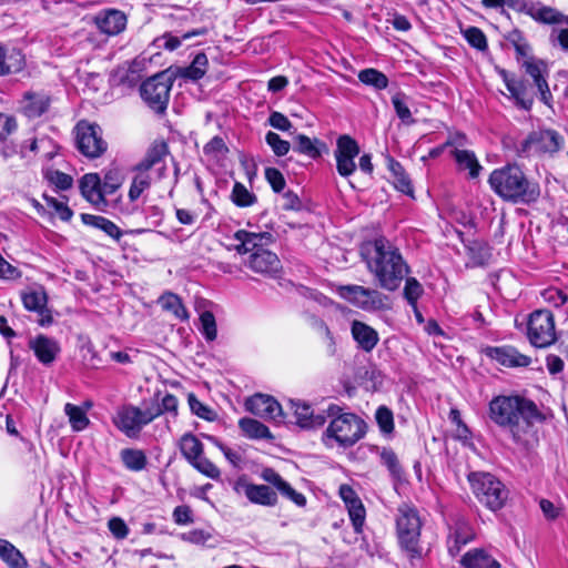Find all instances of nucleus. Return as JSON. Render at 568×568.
<instances>
[{"mask_svg": "<svg viewBox=\"0 0 568 568\" xmlns=\"http://www.w3.org/2000/svg\"><path fill=\"white\" fill-rule=\"evenodd\" d=\"M181 539L190 544L204 546L212 539V535L204 529H193L181 534Z\"/></svg>", "mask_w": 568, "mask_h": 568, "instance_id": "nucleus-61", "label": "nucleus"}, {"mask_svg": "<svg viewBox=\"0 0 568 568\" xmlns=\"http://www.w3.org/2000/svg\"><path fill=\"white\" fill-rule=\"evenodd\" d=\"M156 417L158 413H153L151 408L141 409L129 404L121 406L116 410L113 423L115 427L129 438H138L142 428Z\"/></svg>", "mask_w": 568, "mask_h": 568, "instance_id": "nucleus-10", "label": "nucleus"}, {"mask_svg": "<svg viewBox=\"0 0 568 568\" xmlns=\"http://www.w3.org/2000/svg\"><path fill=\"white\" fill-rule=\"evenodd\" d=\"M338 295L366 312L382 311L389 307V298L378 290L361 285H342L337 288Z\"/></svg>", "mask_w": 568, "mask_h": 568, "instance_id": "nucleus-9", "label": "nucleus"}, {"mask_svg": "<svg viewBox=\"0 0 568 568\" xmlns=\"http://www.w3.org/2000/svg\"><path fill=\"white\" fill-rule=\"evenodd\" d=\"M464 36L471 47H474L480 51H484L487 49L486 36L479 28L469 27L468 29H466L464 31Z\"/></svg>", "mask_w": 568, "mask_h": 568, "instance_id": "nucleus-55", "label": "nucleus"}, {"mask_svg": "<svg viewBox=\"0 0 568 568\" xmlns=\"http://www.w3.org/2000/svg\"><path fill=\"white\" fill-rule=\"evenodd\" d=\"M489 417L510 435L515 444L525 447L532 434L534 423L542 419L537 405L518 395L494 397L489 403Z\"/></svg>", "mask_w": 568, "mask_h": 568, "instance_id": "nucleus-1", "label": "nucleus"}, {"mask_svg": "<svg viewBox=\"0 0 568 568\" xmlns=\"http://www.w3.org/2000/svg\"><path fill=\"white\" fill-rule=\"evenodd\" d=\"M358 79L362 83L373 87L376 90L386 89L388 85L387 77L383 72L373 68L359 71Z\"/></svg>", "mask_w": 568, "mask_h": 568, "instance_id": "nucleus-45", "label": "nucleus"}, {"mask_svg": "<svg viewBox=\"0 0 568 568\" xmlns=\"http://www.w3.org/2000/svg\"><path fill=\"white\" fill-rule=\"evenodd\" d=\"M527 334L536 347H547L556 341L555 321L551 312L539 310L528 321Z\"/></svg>", "mask_w": 568, "mask_h": 568, "instance_id": "nucleus-12", "label": "nucleus"}, {"mask_svg": "<svg viewBox=\"0 0 568 568\" xmlns=\"http://www.w3.org/2000/svg\"><path fill=\"white\" fill-rule=\"evenodd\" d=\"M247 266L255 273L264 275H275L282 268L277 255L266 248H258L255 253H252Z\"/></svg>", "mask_w": 568, "mask_h": 568, "instance_id": "nucleus-20", "label": "nucleus"}, {"mask_svg": "<svg viewBox=\"0 0 568 568\" xmlns=\"http://www.w3.org/2000/svg\"><path fill=\"white\" fill-rule=\"evenodd\" d=\"M488 183L499 197L514 204H531L540 196L539 184L529 180L518 164L494 170Z\"/></svg>", "mask_w": 568, "mask_h": 568, "instance_id": "nucleus-3", "label": "nucleus"}, {"mask_svg": "<svg viewBox=\"0 0 568 568\" xmlns=\"http://www.w3.org/2000/svg\"><path fill=\"white\" fill-rule=\"evenodd\" d=\"M206 32H207V30L205 28H200V29H194L192 31L185 32L181 37L171 36V34L165 36L164 37V39H165L164 48L170 51H173L181 45L183 40H187V39H191L196 36H203Z\"/></svg>", "mask_w": 568, "mask_h": 568, "instance_id": "nucleus-53", "label": "nucleus"}, {"mask_svg": "<svg viewBox=\"0 0 568 568\" xmlns=\"http://www.w3.org/2000/svg\"><path fill=\"white\" fill-rule=\"evenodd\" d=\"M424 290L415 277H407L404 287V297L408 304L416 307L417 300L422 296Z\"/></svg>", "mask_w": 568, "mask_h": 568, "instance_id": "nucleus-51", "label": "nucleus"}, {"mask_svg": "<svg viewBox=\"0 0 568 568\" xmlns=\"http://www.w3.org/2000/svg\"><path fill=\"white\" fill-rule=\"evenodd\" d=\"M449 535L455 537L460 544H468L475 538L471 526L465 520H457Z\"/></svg>", "mask_w": 568, "mask_h": 568, "instance_id": "nucleus-49", "label": "nucleus"}, {"mask_svg": "<svg viewBox=\"0 0 568 568\" xmlns=\"http://www.w3.org/2000/svg\"><path fill=\"white\" fill-rule=\"evenodd\" d=\"M159 304L162 310L170 312L176 320L187 321L189 313L182 300L174 293L168 292L160 296Z\"/></svg>", "mask_w": 568, "mask_h": 568, "instance_id": "nucleus-34", "label": "nucleus"}, {"mask_svg": "<svg viewBox=\"0 0 568 568\" xmlns=\"http://www.w3.org/2000/svg\"><path fill=\"white\" fill-rule=\"evenodd\" d=\"M290 403L298 426L303 428H315L325 424V415L322 413L315 414L310 405L295 400H291Z\"/></svg>", "mask_w": 568, "mask_h": 568, "instance_id": "nucleus-24", "label": "nucleus"}, {"mask_svg": "<svg viewBox=\"0 0 568 568\" xmlns=\"http://www.w3.org/2000/svg\"><path fill=\"white\" fill-rule=\"evenodd\" d=\"M75 145L78 151L89 158H100L108 149L106 141L102 138V129L95 123L81 121L75 125Z\"/></svg>", "mask_w": 568, "mask_h": 568, "instance_id": "nucleus-11", "label": "nucleus"}, {"mask_svg": "<svg viewBox=\"0 0 568 568\" xmlns=\"http://www.w3.org/2000/svg\"><path fill=\"white\" fill-rule=\"evenodd\" d=\"M108 528L116 539H124L129 535V527L125 521L120 517H112L108 521Z\"/></svg>", "mask_w": 568, "mask_h": 568, "instance_id": "nucleus-63", "label": "nucleus"}, {"mask_svg": "<svg viewBox=\"0 0 568 568\" xmlns=\"http://www.w3.org/2000/svg\"><path fill=\"white\" fill-rule=\"evenodd\" d=\"M93 23L101 33L116 36L125 29L126 16L116 9H103L95 13Z\"/></svg>", "mask_w": 568, "mask_h": 568, "instance_id": "nucleus-17", "label": "nucleus"}, {"mask_svg": "<svg viewBox=\"0 0 568 568\" xmlns=\"http://www.w3.org/2000/svg\"><path fill=\"white\" fill-rule=\"evenodd\" d=\"M422 526L423 521L415 507L408 504L398 507L396 515L398 544L410 560L420 559L423 556L419 542Z\"/></svg>", "mask_w": 568, "mask_h": 568, "instance_id": "nucleus-5", "label": "nucleus"}, {"mask_svg": "<svg viewBox=\"0 0 568 568\" xmlns=\"http://www.w3.org/2000/svg\"><path fill=\"white\" fill-rule=\"evenodd\" d=\"M265 178L274 192L280 193L284 190L285 179L280 170L275 168L265 169Z\"/></svg>", "mask_w": 568, "mask_h": 568, "instance_id": "nucleus-62", "label": "nucleus"}, {"mask_svg": "<svg viewBox=\"0 0 568 568\" xmlns=\"http://www.w3.org/2000/svg\"><path fill=\"white\" fill-rule=\"evenodd\" d=\"M265 141L277 156L286 155L291 149V143L288 141L281 139L277 133L272 131L266 133Z\"/></svg>", "mask_w": 568, "mask_h": 568, "instance_id": "nucleus-50", "label": "nucleus"}, {"mask_svg": "<svg viewBox=\"0 0 568 568\" xmlns=\"http://www.w3.org/2000/svg\"><path fill=\"white\" fill-rule=\"evenodd\" d=\"M245 407L252 414L262 418L280 420L283 409L278 402L268 395L255 394L246 399Z\"/></svg>", "mask_w": 568, "mask_h": 568, "instance_id": "nucleus-16", "label": "nucleus"}, {"mask_svg": "<svg viewBox=\"0 0 568 568\" xmlns=\"http://www.w3.org/2000/svg\"><path fill=\"white\" fill-rule=\"evenodd\" d=\"M280 494L285 498L292 500L295 505L303 507L306 504V498L303 494L296 491L287 481H285L278 489Z\"/></svg>", "mask_w": 568, "mask_h": 568, "instance_id": "nucleus-64", "label": "nucleus"}, {"mask_svg": "<svg viewBox=\"0 0 568 568\" xmlns=\"http://www.w3.org/2000/svg\"><path fill=\"white\" fill-rule=\"evenodd\" d=\"M189 405L192 413L201 418L212 420L215 416L214 412L199 400L194 394L189 395Z\"/></svg>", "mask_w": 568, "mask_h": 568, "instance_id": "nucleus-60", "label": "nucleus"}, {"mask_svg": "<svg viewBox=\"0 0 568 568\" xmlns=\"http://www.w3.org/2000/svg\"><path fill=\"white\" fill-rule=\"evenodd\" d=\"M23 67L24 57L20 51L0 47V75L19 72Z\"/></svg>", "mask_w": 568, "mask_h": 568, "instance_id": "nucleus-32", "label": "nucleus"}, {"mask_svg": "<svg viewBox=\"0 0 568 568\" xmlns=\"http://www.w3.org/2000/svg\"><path fill=\"white\" fill-rule=\"evenodd\" d=\"M246 498L257 505L272 507L277 504L276 493L266 485L245 484L243 485Z\"/></svg>", "mask_w": 568, "mask_h": 568, "instance_id": "nucleus-28", "label": "nucleus"}, {"mask_svg": "<svg viewBox=\"0 0 568 568\" xmlns=\"http://www.w3.org/2000/svg\"><path fill=\"white\" fill-rule=\"evenodd\" d=\"M382 464L387 467L392 476L400 477L402 467L396 454L392 449L384 448L381 453Z\"/></svg>", "mask_w": 568, "mask_h": 568, "instance_id": "nucleus-57", "label": "nucleus"}, {"mask_svg": "<svg viewBox=\"0 0 568 568\" xmlns=\"http://www.w3.org/2000/svg\"><path fill=\"white\" fill-rule=\"evenodd\" d=\"M202 333L207 341H214L217 335L216 322L212 312L205 311L200 315Z\"/></svg>", "mask_w": 568, "mask_h": 568, "instance_id": "nucleus-56", "label": "nucleus"}, {"mask_svg": "<svg viewBox=\"0 0 568 568\" xmlns=\"http://www.w3.org/2000/svg\"><path fill=\"white\" fill-rule=\"evenodd\" d=\"M231 197L233 203L240 207L251 206L256 202V196L240 182L234 184Z\"/></svg>", "mask_w": 568, "mask_h": 568, "instance_id": "nucleus-46", "label": "nucleus"}, {"mask_svg": "<svg viewBox=\"0 0 568 568\" xmlns=\"http://www.w3.org/2000/svg\"><path fill=\"white\" fill-rule=\"evenodd\" d=\"M191 465L204 476L211 479H217L221 475L220 469L206 457L201 455L199 459L196 458L191 463Z\"/></svg>", "mask_w": 568, "mask_h": 568, "instance_id": "nucleus-52", "label": "nucleus"}, {"mask_svg": "<svg viewBox=\"0 0 568 568\" xmlns=\"http://www.w3.org/2000/svg\"><path fill=\"white\" fill-rule=\"evenodd\" d=\"M326 413L333 417L324 434V443L327 446L332 447L334 442L339 447H351L365 436L367 425L359 416L342 413V408L335 404H331Z\"/></svg>", "mask_w": 568, "mask_h": 568, "instance_id": "nucleus-4", "label": "nucleus"}, {"mask_svg": "<svg viewBox=\"0 0 568 568\" xmlns=\"http://www.w3.org/2000/svg\"><path fill=\"white\" fill-rule=\"evenodd\" d=\"M565 145V138L554 129H539L530 132L518 146L519 155L554 156Z\"/></svg>", "mask_w": 568, "mask_h": 568, "instance_id": "nucleus-8", "label": "nucleus"}, {"mask_svg": "<svg viewBox=\"0 0 568 568\" xmlns=\"http://www.w3.org/2000/svg\"><path fill=\"white\" fill-rule=\"evenodd\" d=\"M239 426L245 436L253 439H272L273 436L267 426L261 422L244 417L239 420Z\"/></svg>", "mask_w": 568, "mask_h": 568, "instance_id": "nucleus-36", "label": "nucleus"}, {"mask_svg": "<svg viewBox=\"0 0 568 568\" xmlns=\"http://www.w3.org/2000/svg\"><path fill=\"white\" fill-rule=\"evenodd\" d=\"M51 104V98L44 92L28 91L20 100V111L28 119H36L44 114Z\"/></svg>", "mask_w": 568, "mask_h": 568, "instance_id": "nucleus-21", "label": "nucleus"}, {"mask_svg": "<svg viewBox=\"0 0 568 568\" xmlns=\"http://www.w3.org/2000/svg\"><path fill=\"white\" fill-rule=\"evenodd\" d=\"M507 40L514 45L518 58L528 57L530 47L519 30H513L508 34Z\"/></svg>", "mask_w": 568, "mask_h": 568, "instance_id": "nucleus-58", "label": "nucleus"}, {"mask_svg": "<svg viewBox=\"0 0 568 568\" xmlns=\"http://www.w3.org/2000/svg\"><path fill=\"white\" fill-rule=\"evenodd\" d=\"M388 169L393 175L395 187L405 194H412L413 186L402 164L393 158H389Z\"/></svg>", "mask_w": 568, "mask_h": 568, "instance_id": "nucleus-41", "label": "nucleus"}, {"mask_svg": "<svg viewBox=\"0 0 568 568\" xmlns=\"http://www.w3.org/2000/svg\"><path fill=\"white\" fill-rule=\"evenodd\" d=\"M28 346L33 352L36 358L44 366L53 364L61 352L59 342L44 334L31 337Z\"/></svg>", "mask_w": 568, "mask_h": 568, "instance_id": "nucleus-15", "label": "nucleus"}, {"mask_svg": "<svg viewBox=\"0 0 568 568\" xmlns=\"http://www.w3.org/2000/svg\"><path fill=\"white\" fill-rule=\"evenodd\" d=\"M0 558L10 568H28L23 555L10 541L0 538Z\"/></svg>", "mask_w": 568, "mask_h": 568, "instance_id": "nucleus-35", "label": "nucleus"}, {"mask_svg": "<svg viewBox=\"0 0 568 568\" xmlns=\"http://www.w3.org/2000/svg\"><path fill=\"white\" fill-rule=\"evenodd\" d=\"M293 144H294V146H293L294 151H296L301 154H305L311 159L320 158L321 156L320 145L324 146V143H322L320 140L310 139L305 134H297L294 138Z\"/></svg>", "mask_w": 568, "mask_h": 568, "instance_id": "nucleus-39", "label": "nucleus"}, {"mask_svg": "<svg viewBox=\"0 0 568 568\" xmlns=\"http://www.w3.org/2000/svg\"><path fill=\"white\" fill-rule=\"evenodd\" d=\"M465 247L469 257L467 266H484L490 261L491 251L487 243L481 241H469L465 244Z\"/></svg>", "mask_w": 568, "mask_h": 568, "instance_id": "nucleus-31", "label": "nucleus"}, {"mask_svg": "<svg viewBox=\"0 0 568 568\" xmlns=\"http://www.w3.org/2000/svg\"><path fill=\"white\" fill-rule=\"evenodd\" d=\"M452 153L460 170H469L471 179L479 175L481 165L473 151L455 149Z\"/></svg>", "mask_w": 568, "mask_h": 568, "instance_id": "nucleus-37", "label": "nucleus"}, {"mask_svg": "<svg viewBox=\"0 0 568 568\" xmlns=\"http://www.w3.org/2000/svg\"><path fill=\"white\" fill-rule=\"evenodd\" d=\"M173 82L172 68L161 71L141 84V98L150 109L156 113H163L169 104Z\"/></svg>", "mask_w": 568, "mask_h": 568, "instance_id": "nucleus-7", "label": "nucleus"}, {"mask_svg": "<svg viewBox=\"0 0 568 568\" xmlns=\"http://www.w3.org/2000/svg\"><path fill=\"white\" fill-rule=\"evenodd\" d=\"M523 67L527 74H529L540 92L541 100L548 104L551 98L547 80L545 79L546 64L542 61H535L534 59H527L524 61Z\"/></svg>", "mask_w": 568, "mask_h": 568, "instance_id": "nucleus-26", "label": "nucleus"}, {"mask_svg": "<svg viewBox=\"0 0 568 568\" xmlns=\"http://www.w3.org/2000/svg\"><path fill=\"white\" fill-rule=\"evenodd\" d=\"M178 406H179L178 398L172 394H166L162 398L161 404L158 407L152 408V409H153V413H158V416L168 413V414H171L172 417L175 418L178 416Z\"/></svg>", "mask_w": 568, "mask_h": 568, "instance_id": "nucleus-59", "label": "nucleus"}, {"mask_svg": "<svg viewBox=\"0 0 568 568\" xmlns=\"http://www.w3.org/2000/svg\"><path fill=\"white\" fill-rule=\"evenodd\" d=\"M180 450L183 457L191 464L203 455V444L196 436L186 433L180 439Z\"/></svg>", "mask_w": 568, "mask_h": 568, "instance_id": "nucleus-38", "label": "nucleus"}, {"mask_svg": "<svg viewBox=\"0 0 568 568\" xmlns=\"http://www.w3.org/2000/svg\"><path fill=\"white\" fill-rule=\"evenodd\" d=\"M135 175L129 190V199L131 202L136 201L141 194L151 186V176L149 171L133 170Z\"/></svg>", "mask_w": 568, "mask_h": 568, "instance_id": "nucleus-43", "label": "nucleus"}, {"mask_svg": "<svg viewBox=\"0 0 568 568\" xmlns=\"http://www.w3.org/2000/svg\"><path fill=\"white\" fill-rule=\"evenodd\" d=\"M64 413L69 418L72 430L74 432H82L90 424L85 410L80 406L67 403L64 405Z\"/></svg>", "mask_w": 568, "mask_h": 568, "instance_id": "nucleus-42", "label": "nucleus"}, {"mask_svg": "<svg viewBox=\"0 0 568 568\" xmlns=\"http://www.w3.org/2000/svg\"><path fill=\"white\" fill-rule=\"evenodd\" d=\"M367 270L386 291H396L409 272L402 253L388 239L378 236L362 248Z\"/></svg>", "mask_w": 568, "mask_h": 568, "instance_id": "nucleus-2", "label": "nucleus"}, {"mask_svg": "<svg viewBox=\"0 0 568 568\" xmlns=\"http://www.w3.org/2000/svg\"><path fill=\"white\" fill-rule=\"evenodd\" d=\"M473 493L477 499L493 511L500 509L507 498L505 485L489 473H471L468 476Z\"/></svg>", "mask_w": 568, "mask_h": 568, "instance_id": "nucleus-6", "label": "nucleus"}, {"mask_svg": "<svg viewBox=\"0 0 568 568\" xmlns=\"http://www.w3.org/2000/svg\"><path fill=\"white\" fill-rule=\"evenodd\" d=\"M359 152V145L352 136L344 134L337 139L334 156L336 170L341 176L348 178L355 172V158L358 156Z\"/></svg>", "mask_w": 568, "mask_h": 568, "instance_id": "nucleus-13", "label": "nucleus"}, {"mask_svg": "<svg viewBox=\"0 0 568 568\" xmlns=\"http://www.w3.org/2000/svg\"><path fill=\"white\" fill-rule=\"evenodd\" d=\"M209 60L205 53H197L189 67L172 68L174 80L176 78L197 81L202 79L207 71Z\"/></svg>", "mask_w": 568, "mask_h": 568, "instance_id": "nucleus-27", "label": "nucleus"}, {"mask_svg": "<svg viewBox=\"0 0 568 568\" xmlns=\"http://www.w3.org/2000/svg\"><path fill=\"white\" fill-rule=\"evenodd\" d=\"M464 568H500V564L485 549L475 548L467 551L460 559Z\"/></svg>", "mask_w": 568, "mask_h": 568, "instance_id": "nucleus-29", "label": "nucleus"}, {"mask_svg": "<svg viewBox=\"0 0 568 568\" xmlns=\"http://www.w3.org/2000/svg\"><path fill=\"white\" fill-rule=\"evenodd\" d=\"M169 155V146L164 141H154L148 149L144 158L138 162L133 170L150 171L151 169L158 168L160 176L164 175L166 166L164 164L165 158Z\"/></svg>", "mask_w": 568, "mask_h": 568, "instance_id": "nucleus-18", "label": "nucleus"}, {"mask_svg": "<svg viewBox=\"0 0 568 568\" xmlns=\"http://www.w3.org/2000/svg\"><path fill=\"white\" fill-rule=\"evenodd\" d=\"M272 235L270 233H253L245 230H239L234 234L235 250L240 254L255 253L258 248H264V242L271 241Z\"/></svg>", "mask_w": 568, "mask_h": 568, "instance_id": "nucleus-22", "label": "nucleus"}, {"mask_svg": "<svg viewBox=\"0 0 568 568\" xmlns=\"http://www.w3.org/2000/svg\"><path fill=\"white\" fill-rule=\"evenodd\" d=\"M122 181V175L118 169L106 171L101 181L103 197L105 199V195L113 194L121 186Z\"/></svg>", "mask_w": 568, "mask_h": 568, "instance_id": "nucleus-47", "label": "nucleus"}, {"mask_svg": "<svg viewBox=\"0 0 568 568\" xmlns=\"http://www.w3.org/2000/svg\"><path fill=\"white\" fill-rule=\"evenodd\" d=\"M376 423L384 435H389L394 430V415L386 406H379L375 413Z\"/></svg>", "mask_w": 568, "mask_h": 568, "instance_id": "nucleus-48", "label": "nucleus"}, {"mask_svg": "<svg viewBox=\"0 0 568 568\" xmlns=\"http://www.w3.org/2000/svg\"><path fill=\"white\" fill-rule=\"evenodd\" d=\"M81 221L88 226L103 231L106 235L116 241L122 236L121 230L104 216L83 213L81 214Z\"/></svg>", "mask_w": 568, "mask_h": 568, "instance_id": "nucleus-33", "label": "nucleus"}, {"mask_svg": "<svg viewBox=\"0 0 568 568\" xmlns=\"http://www.w3.org/2000/svg\"><path fill=\"white\" fill-rule=\"evenodd\" d=\"M23 306L39 314L38 321L40 326H48L53 322L52 314L47 307L48 296L43 287L29 288L21 293Z\"/></svg>", "mask_w": 568, "mask_h": 568, "instance_id": "nucleus-14", "label": "nucleus"}, {"mask_svg": "<svg viewBox=\"0 0 568 568\" xmlns=\"http://www.w3.org/2000/svg\"><path fill=\"white\" fill-rule=\"evenodd\" d=\"M81 194L94 206L105 205L101 189V179L97 173L84 174L80 180Z\"/></svg>", "mask_w": 568, "mask_h": 568, "instance_id": "nucleus-25", "label": "nucleus"}, {"mask_svg": "<svg viewBox=\"0 0 568 568\" xmlns=\"http://www.w3.org/2000/svg\"><path fill=\"white\" fill-rule=\"evenodd\" d=\"M347 510L355 532L361 534L363 530L366 516L362 500L355 505L353 504L352 506L347 507Z\"/></svg>", "mask_w": 568, "mask_h": 568, "instance_id": "nucleus-54", "label": "nucleus"}, {"mask_svg": "<svg viewBox=\"0 0 568 568\" xmlns=\"http://www.w3.org/2000/svg\"><path fill=\"white\" fill-rule=\"evenodd\" d=\"M352 335L358 346L365 352H371L379 341L377 332L369 325L359 321L353 322Z\"/></svg>", "mask_w": 568, "mask_h": 568, "instance_id": "nucleus-30", "label": "nucleus"}, {"mask_svg": "<svg viewBox=\"0 0 568 568\" xmlns=\"http://www.w3.org/2000/svg\"><path fill=\"white\" fill-rule=\"evenodd\" d=\"M485 354L506 367H525L531 362L530 357L519 353L513 346L487 347Z\"/></svg>", "mask_w": 568, "mask_h": 568, "instance_id": "nucleus-19", "label": "nucleus"}, {"mask_svg": "<svg viewBox=\"0 0 568 568\" xmlns=\"http://www.w3.org/2000/svg\"><path fill=\"white\" fill-rule=\"evenodd\" d=\"M392 103L395 109L396 115L405 125L415 123V119L408 106V97L403 92H397L392 97Z\"/></svg>", "mask_w": 568, "mask_h": 568, "instance_id": "nucleus-44", "label": "nucleus"}, {"mask_svg": "<svg viewBox=\"0 0 568 568\" xmlns=\"http://www.w3.org/2000/svg\"><path fill=\"white\" fill-rule=\"evenodd\" d=\"M525 12L534 20L545 24L566 23L568 17L564 16L557 9L544 6L540 2H532L525 6Z\"/></svg>", "mask_w": 568, "mask_h": 568, "instance_id": "nucleus-23", "label": "nucleus"}, {"mask_svg": "<svg viewBox=\"0 0 568 568\" xmlns=\"http://www.w3.org/2000/svg\"><path fill=\"white\" fill-rule=\"evenodd\" d=\"M120 457L123 465L131 471H141L148 464L146 456L141 449L124 448Z\"/></svg>", "mask_w": 568, "mask_h": 568, "instance_id": "nucleus-40", "label": "nucleus"}]
</instances>
